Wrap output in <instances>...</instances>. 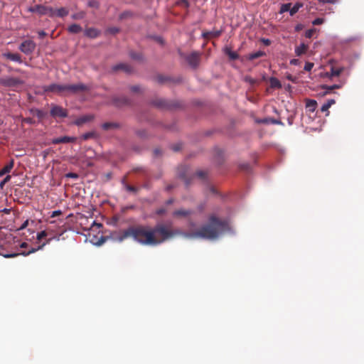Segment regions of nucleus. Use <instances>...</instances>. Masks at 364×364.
Segmentation results:
<instances>
[{"instance_id":"nucleus-45","label":"nucleus","mask_w":364,"mask_h":364,"mask_svg":"<svg viewBox=\"0 0 364 364\" xmlns=\"http://www.w3.org/2000/svg\"><path fill=\"white\" fill-rule=\"evenodd\" d=\"M130 90L132 92H141V87L139 85H132L130 87Z\"/></svg>"},{"instance_id":"nucleus-19","label":"nucleus","mask_w":364,"mask_h":364,"mask_svg":"<svg viewBox=\"0 0 364 364\" xmlns=\"http://www.w3.org/2000/svg\"><path fill=\"white\" fill-rule=\"evenodd\" d=\"M221 35L220 31H205L202 33L204 38H218Z\"/></svg>"},{"instance_id":"nucleus-53","label":"nucleus","mask_w":364,"mask_h":364,"mask_svg":"<svg viewBox=\"0 0 364 364\" xmlns=\"http://www.w3.org/2000/svg\"><path fill=\"white\" fill-rule=\"evenodd\" d=\"M61 211L60 210H55L52 213V215H51V217L52 218H54V217H56L58 215H60L61 214Z\"/></svg>"},{"instance_id":"nucleus-11","label":"nucleus","mask_w":364,"mask_h":364,"mask_svg":"<svg viewBox=\"0 0 364 364\" xmlns=\"http://www.w3.org/2000/svg\"><path fill=\"white\" fill-rule=\"evenodd\" d=\"M113 103L117 107H122L124 105H129L131 104V101L126 97H114L113 99Z\"/></svg>"},{"instance_id":"nucleus-49","label":"nucleus","mask_w":364,"mask_h":364,"mask_svg":"<svg viewBox=\"0 0 364 364\" xmlns=\"http://www.w3.org/2000/svg\"><path fill=\"white\" fill-rule=\"evenodd\" d=\"M157 80L160 83H164V82H165L166 81L168 80V78L166 77L163 76V75H159L157 77Z\"/></svg>"},{"instance_id":"nucleus-50","label":"nucleus","mask_w":364,"mask_h":364,"mask_svg":"<svg viewBox=\"0 0 364 364\" xmlns=\"http://www.w3.org/2000/svg\"><path fill=\"white\" fill-rule=\"evenodd\" d=\"M319 3L322 4H336L337 0H318Z\"/></svg>"},{"instance_id":"nucleus-41","label":"nucleus","mask_w":364,"mask_h":364,"mask_svg":"<svg viewBox=\"0 0 364 364\" xmlns=\"http://www.w3.org/2000/svg\"><path fill=\"white\" fill-rule=\"evenodd\" d=\"M85 16V14L83 12H80L77 14H74L72 15V18L77 20V19H82Z\"/></svg>"},{"instance_id":"nucleus-24","label":"nucleus","mask_w":364,"mask_h":364,"mask_svg":"<svg viewBox=\"0 0 364 364\" xmlns=\"http://www.w3.org/2000/svg\"><path fill=\"white\" fill-rule=\"evenodd\" d=\"M69 14L68 9L65 7H61L55 10V16L63 18L68 16Z\"/></svg>"},{"instance_id":"nucleus-62","label":"nucleus","mask_w":364,"mask_h":364,"mask_svg":"<svg viewBox=\"0 0 364 364\" xmlns=\"http://www.w3.org/2000/svg\"><path fill=\"white\" fill-rule=\"evenodd\" d=\"M241 168L243 170H245V171H248L250 168V165L249 164H243L241 166Z\"/></svg>"},{"instance_id":"nucleus-39","label":"nucleus","mask_w":364,"mask_h":364,"mask_svg":"<svg viewBox=\"0 0 364 364\" xmlns=\"http://www.w3.org/2000/svg\"><path fill=\"white\" fill-rule=\"evenodd\" d=\"M227 54L228 55L229 58L232 60H236L238 58L239 55L235 52H232L231 50H228L227 52Z\"/></svg>"},{"instance_id":"nucleus-2","label":"nucleus","mask_w":364,"mask_h":364,"mask_svg":"<svg viewBox=\"0 0 364 364\" xmlns=\"http://www.w3.org/2000/svg\"><path fill=\"white\" fill-rule=\"evenodd\" d=\"M228 223L225 220H220L215 215H211L208 218V223L203 225L196 231L189 233L182 232V235L188 238L215 240L224 232L228 229Z\"/></svg>"},{"instance_id":"nucleus-56","label":"nucleus","mask_w":364,"mask_h":364,"mask_svg":"<svg viewBox=\"0 0 364 364\" xmlns=\"http://www.w3.org/2000/svg\"><path fill=\"white\" fill-rule=\"evenodd\" d=\"M262 41L264 43V44L266 46H269L271 43V41L267 38H262Z\"/></svg>"},{"instance_id":"nucleus-13","label":"nucleus","mask_w":364,"mask_h":364,"mask_svg":"<svg viewBox=\"0 0 364 364\" xmlns=\"http://www.w3.org/2000/svg\"><path fill=\"white\" fill-rule=\"evenodd\" d=\"M188 168H186V166H181L178 168V176L179 178H182L185 183H186V185L188 186L189 185V181L187 178L188 176Z\"/></svg>"},{"instance_id":"nucleus-43","label":"nucleus","mask_w":364,"mask_h":364,"mask_svg":"<svg viewBox=\"0 0 364 364\" xmlns=\"http://www.w3.org/2000/svg\"><path fill=\"white\" fill-rule=\"evenodd\" d=\"M324 22V19L322 18H317L313 21L312 23L314 26L321 25Z\"/></svg>"},{"instance_id":"nucleus-14","label":"nucleus","mask_w":364,"mask_h":364,"mask_svg":"<svg viewBox=\"0 0 364 364\" xmlns=\"http://www.w3.org/2000/svg\"><path fill=\"white\" fill-rule=\"evenodd\" d=\"M14 166V160L11 159L9 162L0 170V177L10 173Z\"/></svg>"},{"instance_id":"nucleus-4","label":"nucleus","mask_w":364,"mask_h":364,"mask_svg":"<svg viewBox=\"0 0 364 364\" xmlns=\"http://www.w3.org/2000/svg\"><path fill=\"white\" fill-rule=\"evenodd\" d=\"M201 53L198 51H193L190 54L186 55L184 58L188 65L196 69L198 67L200 62Z\"/></svg>"},{"instance_id":"nucleus-58","label":"nucleus","mask_w":364,"mask_h":364,"mask_svg":"<svg viewBox=\"0 0 364 364\" xmlns=\"http://www.w3.org/2000/svg\"><path fill=\"white\" fill-rule=\"evenodd\" d=\"M28 225V220H26L20 227L19 230L25 229Z\"/></svg>"},{"instance_id":"nucleus-25","label":"nucleus","mask_w":364,"mask_h":364,"mask_svg":"<svg viewBox=\"0 0 364 364\" xmlns=\"http://www.w3.org/2000/svg\"><path fill=\"white\" fill-rule=\"evenodd\" d=\"M102 128L104 130H109L112 129H118L119 128V124L116 122H105L102 124Z\"/></svg>"},{"instance_id":"nucleus-10","label":"nucleus","mask_w":364,"mask_h":364,"mask_svg":"<svg viewBox=\"0 0 364 364\" xmlns=\"http://www.w3.org/2000/svg\"><path fill=\"white\" fill-rule=\"evenodd\" d=\"M28 11L31 13H38L40 15L46 14V6L41 4L31 6L28 9Z\"/></svg>"},{"instance_id":"nucleus-18","label":"nucleus","mask_w":364,"mask_h":364,"mask_svg":"<svg viewBox=\"0 0 364 364\" xmlns=\"http://www.w3.org/2000/svg\"><path fill=\"white\" fill-rule=\"evenodd\" d=\"M309 46L305 43H301L300 46H297L295 48V53L297 56H301L303 54H305L308 50Z\"/></svg>"},{"instance_id":"nucleus-61","label":"nucleus","mask_w":364,"mask_h":364,"mask_svg":"<svg viewBox=\"0 0 364 364\" xmlns=\"http://www.w3.org/2000/svg\"><path fill=\"white\" fill-rule=\"evenodd\" d=\"M89 6L93 7L97 6V2L95 1H90L88 2Z\"/></svg>"},{"instance_id":"nucleus-27","label":"nucleus","mask_w":364,"mask_h":364,"mask_svg":"<svg viewBox=\"0 0 364 364\" xmlns=\"http://www.w3.org/2000/svg\"><path fill=\"white\" fill-rule=\"evenodd\" d=\"M152 104L159 107V108H166L168 107V104L167 102L162 100V99H159V100H154Z\"/></svg>"},{"instance_id":"nucleus-16","label":"nucleus","mask_w":364,"mask_h":364,"mask_svg":"<svg viewBox=\"0 0 364 364\" xmlns=\"http://www.w3.org/2000/svg\"><path fill=\"white\" fill-rule=\"evenodd\" d=\"M4 56L10 60L18 62L19 63H22L21 57L18 53H4Z\"/></svg>"},{"instance_id":"nucleus-32","label":"nucleus","mask_w":364,"mask_h":364,"mask_svg":"<svg viewBox=\"0 0 364 364\" xmlns=\"http://www.w3.org/2000/svg\"><path fill=\"white\" fill-rule=\"evenodd\" d=\"M4 249L2 247L0 248V255L5 258H13L19 255V253H5V252H2Z\"/></svg>"},{"instance_id":"nucleus-35","label":"nucleus","mask_w":364,"mask_h":364,"mask_svg":"<svg viewBox=\"0 0 364 364\" xmlns=\"http://www.w3.org/2000/svg\"><path fill=\"white\" fill-rule=\"evenodd\" d=\"M48 235V232L46 230H43L37 234V240L41 241L42 239L47 237Z\"/></svg>"},{"instance_id":"nucleus-29","label":"nucleus","mask_w":364,"mask_h":364,"mask_svg":"<svg viewBox=\"0 0 364 364\" xmlns=\"http://www.w3.org/2000/svg\"><path fill=\"white\" fill-rule=\"evenodd\" d=\"M321 87L323 89L326 90V91L324 92V95H327V94L330 93L331 90H333L334 89H339V88H341V85H337V84H335V85H331V86H328L327 85H322Z\"/></svg>"},{"instance_id":"nucleus-26","label":"nucleus","mask_w":364,"mask_h":364,"mask_svg":"<svg viewBox=\"0 0 364 364\" xmlns=\"http://www.w3.org/2000/svg\"><path fill=\"white\" fill-rule=\"evenodd\" d=\"M68 31L71 33H78L82 31V27L78 24L73 23L68 28Z\"/></svg>"},{"instance_id":"nucleus-20","label":"nucleus","mask_w":364,"mask_h":364,"mask_svg":"<svg viewBox=\"0 0 364 364\" xmlns=\"http://www.w3.org/2000/svg\"><path fill=\"white\" fill-rule=\"evenodd\" d=\"M343 71V68H336V67H331V73H326V76L328 77H337L339 76L341 73Z\"/></svg>"},{"instance_id":"nucleus-31","label":"nucleus","mask_w":364,"mask_h":364,"mask_svg":"<svg viewBox=\"0 0 364 364\" xmlns=\"http://www.w3.org/2000/svg\"><path fill=\"white\" fill-rule=\"evenodd\" d=\"M302 6H303L302 3L297 2L296 4H295V5L292 8H291L290 16H292L295 14H296L298 12V11L299 10V9L301 8Z\"/></svg>"},{"instance_id":"nucleus-40","label":"nucleus","mask_w":364,"mask_h":364,"mask_svg":"<svg viewBox=\"0 0 364 364\" xmlns=\"http://www.w3.org/2000/svg\"><path fill=\"white\" fill-rule=\"evenodd\" d=\"M124 188L127 191H129V192L136 193L138 191L137 188H136L133 186L129 185V184H125Z\"/></svg>"},{"instance_id":"nucleus-64","label":"nucleus","mask_w":364,"mask_h":364,"mask_svg":"<svg viewBox=\"0 0 364 364\" xmlns=\"http://www.w3.org/2000/svg\"><path fill=\"white\" fill-rule=\"evenodd\" d=\"M154 154H155L156 156H158V155L161 154V151H160L159 149H156L154 150Z\"/></svg>"},{"instance_id":"nucleus-22","label":"nucleus","mask_w":364,"mask_h":364,"mask_svg":"<svg viewBox=\"0 0 364 364\" xmlns=\"http://www.w3.org/2000/svg\"><path fill=\"white\" fill-rule=\"evenodd\" d=\"M52 240V238H49L46 240V242H43L42 245H39L37 248H32L31 250H30L28 252H22L21 255H24V256H28V255L31 254V253H33L35 252H36L37 250H41L42 249L44 246H46L47 244L50 243V242Z\"/></svg>"},{"instance_id":"nucleus-28","label":"nucleus","mask_w":364,"mask_h":364,"mask_svg":"<svg viewBox=\"0 0 364 364\" xmlns=\"http://www.w3.org/2000/svg\"><path fill=\"white\" fill-rule=\"evenodd\" d=\"M264 55H266V53L264 51L259 50V51H257L255 53H250L248 55L247 58H248V60H252L259 58L260 57H263Z\"/></svg>"},{"instance_id":"nucleus-48","label":"nucleus","mask_w":364,"mask_h":364,"mask_svg":"<svg viewBox=\"0 0 364 364\" xmlns=\"http://www.w3.org/2000/svg\"><path fill=\"white\" fill-rule=\"evenodd\" d=\"M314 29L307 30L305 32V37L307 38H311L312 37V36L314 35Z\"/></svg>"},{"instance_id":"nucleus-36","label":"nucleus","mask_w":364,"mask_h":364,"mask_svg":"<svg viewBox=\"0 0 364 364\" xmlns=\"http://www.w3.org/2000/svg\"><path fill=\"white\" fill-rule=\"evenodd\" d=\"M119 28L117 27H109L107 29L106 32L110 34H116L119 33Z\"/></svg>"},{"instance_id":"nucleus-12","label":"nucleus","mask_w":364,"mask_h":364,"mask_svg":"<svg viewBox=\"0 0 364 364\" xmlns=\"http://www.w3.org/2000/svg\"><path fill=\"white\" fill-rule=\"evenodd\" d=\"M193 213L191 210L178 209L173 213V215L178 218H187Z\"/></svg>"},{"instance_id":"nucleus-7","label":"nucleus","mask_w":364,"mask_h":364,"mask_svg":"<svg viewBox=\"0 0 364 364\" xmlns=\"http://www.w3.org/2000/svg\"><path fill=\"white\" fill-rule=\"evenodd\" d=\"M0 84L6 87H16L23 84V81L17 77H3L0 79Z\"/></svg>"},{"instance_id":"nucleus-30","label":"nucleus","mask_w":364,"mask_h":364,"mask_svg":"<svg viewBox=\"0 0 364 364\" xmlns=\"http://www.w3.org/2000/svg\"><path fill=\"white\" fill-rule=\"evenodd\" d=\"M269 83H270V87L272 88H281L282 87V84L280 82V81L276 78V77H271L269 79Z\"/></svg>"},{"instance_id":"nucleus-8","label":"nucleus","mask_w":364,"mask_h":364,"mask_svg":"<svg viewBox=\"0 0 364 364\" xmlns=\"http://www.w3.org/2000/svg\"><path fill=\"white\" fill-rule=\"evenodd\" d=\"M112 70L113 72H117V71L122 70V71L124 72L125 73H128V74L132 73L133 72L132 67L127 63L117 64L112 68Z\"/></svg>"},{"instance_id":"nucleus-52","label":"nucleus","mask_w":364,"mask_h":364,"mask_svg":"<svg viewBox=\"0 0 364 364\" xmlns=\"http://www.w3.org/2000/svg\"><path fill=\"white\" fill-rule=\"evenodd\" d=\"M67 177L68 178H78V175L75 173H68L67 175H66Z\"/></svg>"},{"instance_id":"nucleus-37","label":"nucleus","mask_w":364,"mask_h":364,"mask_svg":"<svg viewBox=\"0 0 364 364\" xmlns=\"http://www.w3.org/2000/svg\"><path fill=\"white\" fill-rule=\"evenodd\" d=\"M130 57L132 59L137 60H140L142 59V55H141V53H134V52H131L130 53Z\"/></svg>"},{"instance_id":"nucleus-55","label":"nucleus","mask_w":364,"mask_h":364,"mask_svg":"<svg viewBox=\"0 0 364 364\" xmlns=\"http://www.w3.org/2000/svg\"><path fill=\"white\" fill-rule=\"evenodd\" d=\"M299 63V59H292L290 60V64L291 65H296Z\"/></svg>"},{"instance_id":"nucleus-46","label":"nucleus","mask_w":364,"mask_h":364,"mask_svg":"<svg viewBox=\"0 0 364 364\" xmlns=\"http://www.w3.org/2000/svg\"><path fill=\"white\" fill-rule=\"evenodd\" d=\"M206 174L207 173L205 171H198L196 173V175L198 177V178H205V176H206Z\"/></svg>"},{"instance_id":"nucleus-3","label":"nucleus","mask_w":364,"mask_h":364,"mask_svg":"<svg viewBox=\"0 0 364 364\" xmlns=\"http://www.w3.org/2000/svg\"><path fill=\"white\" fill-rule=\"evenodd\" d=\"M87 90V87L82 83L73 84V85H61V84H51L43 87V90L46 92H53L58 95L64 93L75 94L84 92Z\"/></svg>"},{"instance_id":"nucleus-47","label":"nucleus","mask_w":364,"mask_h":364,"mask_svg":"<svg viewBox=\"0 0 364 364\" xmlns=\"http://www.w3.org/2000/svg\"><path fill=\"white\" fill-rule=\"evenodd\" d=\"M35 114L39 118L43 119L44 117V112L40 109L35 110Z\"/></svg>"},{"instance_id":"nucleus-9","label":"nucleus","mask_w":364,"mask_h":364,"mask_svg":"<svg viewBox=\"0 0 364 364\" xmlns=\"http://www.w3.org/2000/svg\"><path fill=\"white\" fill-rule=\"evenodd\" d=\"M76 140L75 137H71V136H61L55 138L52 140L51 143L53 144H67V143H73L75 142Z\"/></svg>"},{"instance_id":"nucleus-42","label":"nucleus","mask_w":364,"mask_h":364,"mask_svg":"<svg viewBox=\"0 0 364 364\" xmlns=\"http://www.w3.org/2000/svg\"><path fill=\"white\" fill-rule=\"evenodd\" d=\"M331 107L326 103L325 102L321 107V112H327V115L328 114V109L330 108Z\"/></svg>"},{"instance_id":"nucleus-54","label":"nucleus","mask_w":364,"mask_h":364,"mask_svg":"<svg viewBox=\"0 0 364 364\" xmlns=\"http://www.w3.org/2000/svg\"><path fill=\"white\" fill-rule=\"evenodd\" d=\"M180 4L184 7H188L189 6V4L187 0H182L180 2Z\"/></svg>"},{"instance_id":"nucleus-34","label":"nucleus","mask_w":364,"mask_h":364,"mask_svg":"<svg viewBox=\"0 0 364 364\" xmlns=\"http://www.w3.org/2000/svg\"><path fill=\"white\" fill-rule=\"evenodd\" d=\"M46 15H48L50 17L53 18L55 16V10L53 9L52 7L46 6Z\"/></svg>"},{"instance_id":"nucleus-60","label":"nucleus","mask_w":364,"mask_h":364,"mask_svg":"<svg viewBox=\"0 0 364 364\" xmlns=\"http://www.w3.org/2000/svg\"><path fill=\"white\" fill-rule=\"evenodd\" d=\"M336 102V101L333 99H331V100H328L326 103L330 106L331 107L333 105H334Z\"/></svg>"},{"instance_id":"nucleus-51","label":"nucleus","mask_w":364,"mask_h":364,"mask_svg":"<svg viewBox=\"0 0 364 364\" xmlns=\"http://www.w3.org/2000/svg\"><path fill=\"white\" fill-rule=\"evenodd\" d=\"M181 149V144H177L172 146V149L174 151H178Z\"/></svg>"},{"instance_id":"nucleus-59","label":"nucleus","mask_w":364,"mask_h":364,"mask_svg":"<svg viewBox=\"0 0 364 364\" xmlns=\"http://www.w3.org/2000/svg\"><path fill=\"white\" fill-rule=\"evenodd\" d=\"M287 78L289 80H290V81H291V82H296L295 77H294V76H292L291 75H288L287 76Z\"/></svg>"},{"instance_id":"nucleus-63","label":"nucleus","mask_w":364,"mask_h":364,"mask_svg":"<svg viewBox=\"0 0 364 364\" xmlns=\"http://www.w3.org/2000/svg\"><path fill=\"white\" fill-rule=\"evenodd\" d=\"M23 121L25 122L28 123V124H33V120L31 118H26V119H24Z\"/></svg>"},{"instance_id":"nucleus-33","label":"nucleus","mask_w":364,"mask_h":364,"mask_svg":"<svg viewBox=\"0 0 364 364\" xmlns=\"http://www.w3.org/2000/svg\"><path fill=\"white\" fill-rule=\"evenodd\" d=\"M291 6V4L290 3L282 4L280 10H279V13L283 14L287 11L290 12Z\"/></svg>"},{"instance_id":"nucleus-1","label":"nucleus","mask_w":364,"mask_h":364,"mask_svg":"<svg viewBox=\"0 0 364 364\" xmlns=\"http://www.w3.org/2000/svg\"><path fill=\"white\" fill-rule=\"evenodd\" d=\"M176 235H182L180 230H170L164 224H158L154 228L147 225H134L122 231L117 239L122 242L128 237L145 245H157Z\"/></svg>"},{"instance_id":"nucleus-44","label":"nucleus","mask_w":364,"mask_h":364,"mask_svg":"<svg viewBox=\"0 0 364 364\" xmlns=\"http://www.w3.org/2000/svg\"><path fill=\"white\" fill-rule=\"evenodd\" d=\"M313 67H314L313 63L307 62V63H306V64L304 65V70L306 71H311V69L313 68Z\"/></svg>"},{"instance_id":"nucleus-6","label":"nucleus","mask_w":364,"mask_h":364,"mask_svg":"<svg viewBox=\"0 0 364 364\" xmlns=\"http://www.w3.org/2000/svg\"><path fill=\"white\" fill-rule=\"evenodd\" d=\"M50 114L54 118H65L68 117V111L62 107L56 105H51Z\"/></svg>"},{"instance_id":"nucleus-17","label":"nucleus","mask_w":364,"mask_h":364,"mask_svg":"<svg viewBox=\"0 0 364 364\" xmlns=\"http://www.w3.org/2000/svg\"><path fill=\"white\" fill-rule=\"evenodd\" d=\"M93 119V117L92 115H85L82 117H80L77 118L74 124L77 126H81L83 124L91 121Z\"/></svg>"},{"instance_id":"nucleus-15","label":"nucleus","mask_w":364,"mask_h":364,"mask_svg":"<svg viewBox=\"0 0 364 364\" xmlns=\"http://www.w3.org/2000/svg\"><path fill=\"white\" fill-rule=\"evenodd\" d=\"M100 34V31L95 28H88L85 31V35L91 38H95Z\"/></svg>"},{"instance_id":"nucleus-38","label":"nucleus","mask_w":364,"mask_h":364,"mask_svg":"<svg viewBox=\"0 0 364 364\" xmlns=\"http://www.w3.org/2000/svg\"><path fill=\"white\" fill-rule=\"evenodd\" d=\"M11 176L10 175H7L4 180H2L1 182H0V188L1 189H3L5 184L6 183H8L10 180H11Z\"/></svg>"},{"instance_id":"nucleus-21","label":"nucleus","mask_w":364,"mask_h":364,"mask_svg":"<svg viewBox=\"0 0 364 364\" xmlns=\"http://www.w3.org/2000/svg\"><path fill=\"white\" fill-rule=\"evenodd\" d=\"M81 138L85 141L88 140L90 139H97L99 138V134L95 131H92L83 134Z\"/></svg>"},{"instance_id":"nucleus-57","label":"nucleus","mask_w":364,"mask_h":364,"mask_svg":"<svg viewBox=\"0 0 364 364\" xmlns=\"http://www.w3.org/2000/svg\"><path fill=\"white\" fill-rule=\"evenodd\" d=\"M38 33L39 38H43L46 36V33L43 31H38Z\"/></svg>"},{"instance_id":"nucleus-5","label":"nucleus","mask_w":364,"mask_h":364,"mask_svg":"<svg viewBox=\"0 0 364 364\" xmlns=\"http://www.w3.org/2000/svg\"><path fill=\"white\" fill-rule=\"evenodd\" d=\"M36 46V45L34 41L26 40L20 44L18 49L24 54L29 55L34 51Z\"/></svg>"},{"instance_id":"nucleus-23","label":"nucleus","mask_w":364,"mask_h":364,"mask_svg":"<svg viewBox=\"0 0 364 364\" xmlns=\"http://www.w3.org/2000/svg\"><path fill=\"white\" fill-rule=\"evenodd\" d=\"M317 102L314 100H307L306 102V107L309 112H314L316 108Z\"/></svg>"}]
</instances>
